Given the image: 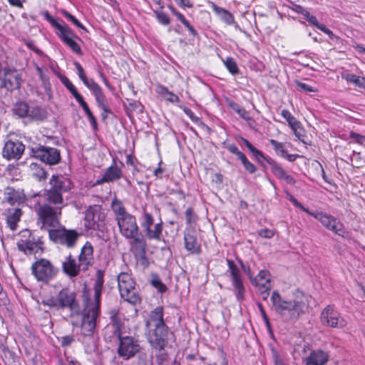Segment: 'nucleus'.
Returning a JSON list of instances; mask_svg holds the SVG:
<instances>
[{
    "mask_svg": "<svg viewBox=\"0 0 365 365\" xmlns=\"http://www.w3.org/2000/svg\"><path fill=\"white\" fill-rule=\"evenodd\" d=\"M103 276V272L101 270L97 271L93 285V299L90 298L86 291L83 294L84 309L81 325V334L85 338L84 343L87 340L92 344L91 346L86 348L88 352H91L95 347L93 334L96 327V319L100 314L101 297L104 283Z\"/></svg>",
    "mask_w": 365,
    "mask_h": 365,
    "instance_id": "f257e3e1",
    "label": "nucleus"
},
{
    "mask_svg": "<svg viewBox=\"0 0 365 365\" xmlns=\"http://www.w3.org/2000/svg\"><path fill=\"white\" fill-rule=\"evenodd\" d=\"M271 302L277 313L289 319H297L308 307L307 297L299 289L294 290L289 297H282L278 291H274Z\"/></svg>",
    "mask_w": 365,
    "mask_h": 365,
    "instance_id": "f03ea898",
    "label": "nucleus"
},
{
    "mask_svg": "<svg viewBox=\"0 0 365 365\" xmlns=\"http://www.w3.org/2000/svg\"><path fill=\"white\" fill-rule=\"evenodd\" d=\"M163 315V308L157 307L145 322V336L151 347H165L168 343L169 329Z\"/></svg>",
    "mask_w": 365,
    "mask_h": 365,
    "instance_id": "7ed1b4c3",
    "label": "nucleus"
},
{
    "mask_svg": "<svg viewBox=\"0 0 365 365\" xmlns=\"http://www.w3.org/2000/svg\"><path fill=\"white\" fill-rule=\"evenodd\" d=\"M42 303L56 310L68 309L71 317L78 314L80 312V306L76 299V295L68 288H63L56 296L47 298L43 300Z\"/></svg>",
    "mask_w": 365,
    "mask_h": 365,
    "instance_id": "20e7f679",
    "label": "nucleus"
},
{
    "mask_svg": "<svg viewBox=\"0 0 365 365\" xmlns=\"http://www.w3.org/2000/svg\"><path fill=\"white\" fill-rule=\"evenodd\" d=\"M62 206H54L47 202H37L34 205V210L38 216V222L41 228L49 230L55 229L60 224Z\"/></svg>",
    "mask_w": 365,
    "mask_h": 365,
    "instance_id": "39448f33",
    "label": "nucleus"
},
{
    "mask_svg": "<svg viewBox=\"0 0 365 365\" xmlns=\"http://www.w3.org/2000/svg\"><path fill=\"white\" fill-rule=\"evenodd\" d=\"M118 286L120 297L128 303L136 305L141 302L138 287L136 283L127 272H121L118 276Z\"/></svg>",
    "mask_w": 365,
    "mask_h": 365,
    "instance_id": "423d86ee",
    "label": "nucleus"
},
{
    "mask_svg": "<svg viewBox=\"0 0 365 365\" xmlns=\"http://www.w3.org/2000/svg\"><path fill=\"white\" fill-rule=\"evenodd\" d=\"M83 220L86 230H97L103 234L106 230V213L101 205L89 206L85 212Z\"/></svg>",
    "mask_w": 365,
    "mask_h": 365,
    "instance_id": "0eeeda50",
    "label": "nucleus"
},
{
    "mask_svg": "<svg viewBox=\"0 0 365 365\" xmlns=\"http://www.w3.org/2000/svg\"><path fill=\"white\" fill-rule=\"evenodd\" d=\"M48 236L53 242L71 249L76 246L81 234L75 230H67L63 227L49 230Z\"/></svg>",
    "mask_w": 365,
    "mask_h": 365,
    "instance_id": "6e6552de",
    "label": "nucleus"
},
{
    "mask_svg": "<svg viewBox=\"0 0 365 365\" xmlns=\"http://www.w3.org/2000/svg\"><path fill=\"white\" fill-rule=\"evenodd\" d=\"M142 346L138 339L124 336L118 340V355L124 360H129L140 352Z\"/></svg>",
    "mask_w": 365,
    "mask_h": 365,
    "instance_id": "1a4fd4ad",
    "label": "nucleus"
},
{
    "mask_svg": "<svg viewBox=\"0 0 365 365\" xmlns=\"http://www.w3.org/2000/svg\"><path fill=\"white\" fill-rule=\"evenodd\" d=\"M140 226L149 240H160L163 231V222L154 223L155 220L153 214L144 210L140 218Z\"/></svg>",
    "mask_w": 365,
    "mask_h": 365,
    "instance_id": "9d476101",
    "label": "nucleus"
},
{
    "mask_svg": "<svg viewBox=\"0 0 365 365\" xmlns=\"http://www.w3.org/2000/svg\"><path fill=\"white\" fill-rule=\"evenodd\" d=\"M31 271L35 278L43 282H48L57 274V269L46 259H41L33 263Z\"/></svg>",
    "mask_w": 365,
    "mask_h": 365,
    "instance_id": "9b49d317",
    "label": "nucleus"
},
{
    "mask_svg": "<svg viewBox=\"0 0 365 365\" xmlns=\"http://www.w3.org/2000/svg\"><path fill=\"white\" fill-rule=\"evenodd\" d=\"M130 251L134 255L135 259L143 267L149 265L148 259L146 257L147 242L144 236L140 232L134 237L129 238Z\"/></svg>",
    "mask_w": 365,
    "mask_h": 365,
    "instance_id": "f8f14e48",
    "label": "nucleus"
},
{
    "mask_svg": "<svg viewBox=\"0 0 365 365\" xmlns=\"http://www.w3.org/2000/svg\"><path fill=\"white\" fill-rule=\"evenodd\" d=\"M321 323L323 326L342 329L348 322L332 305H328L321 312Z\"/></svg>",
    "mask_w": 365,
    "mask_h": 365,
    "instance_id": "ddd939ff",
    "label": "nucleus"
},
{
    "mask_svg": "<svg viewBox=\"0 0 365 365\" xmlns=\"http://www.w3.org/2000/svg\"><path fill=\"white\" fill-rule=\"evenodd\" d=\"M32 155L48 165H56L61 160L60 151L55 148L37 145L31 148Z\"/></svg>",
    "mask_w": 365,
    "mask_h": 365,
    "instance_id": "4468645a",
    "label": "nucleus"
},
{
    "mask_svg": "<svg viewBox=\"0 0 365 365\" xmlns=\"http://www.w3.org/2000/svg\"><path fill=\"white\" fill-rule=\"evenodd\" d=\"M120 235L125 239L134 237L140 233L136 218L132 214L116 221Z\"/></svg>",
    "mask_w": 365,
    "mask_h": 365,
    "instance_id": "2eb2a0df",
    "label": "nucleus"
},
{
    "mask_svg": "<svg viewBox=\"0 0 365 365\" xmlns=\"http://www.w3.org/2000/svg\"><path fill=\"white\" fill-rule=\"evenodd\" d=\"M227 263L230 273L232 285L235 287L236 297L238 300H242L245 294V287L242 282L240 271L232 259H227Z\"/></svg>",
    "mask_w": 365,
    "mask_h": 365,
    "instance_id": "dca6fc26",
    "label": "nucleus"
},
{
    "mask_svg": "<svg viewBox=\"0 0 365 365\" xmlns=\"http://www.w3.org/2000/svg\"><path fill=\"white\" fill-rule=\"evenodd\" d=\"M25 149L24 145L18 140L6 141L3 148V157L7 159H19Z\"/></svg>",
    "mask_w": 365,
    "mask_h": 365,
    "instance_id": "f3484780",
    "label": "nucleus"
},
{
    "mask_svg": "<svg viewBox=\"0 0 365 365\" xmlns=\"http://www.w3.org/2000/svg\"><path fill=\"white\" fill-rule=\"evenodd\" d=\"M122 176V170L117 165L116 162L114 160L113 164L106 170L103 175L96 180L95 185H102L106 182H114L120 179Z\"/></svg>",
    "mask_w": 365,
    "mask_h": 365,
    "instance_id": "a211bd4d",
    "label": "nucleus"
},
{
    "mask_svg": "<svg viewBox=\"0 0 365 365\" xmlns=\"http://www.w3.org/2000/svg\"><path fill=\"white\" fill-rule=\"evenodd\" d=\"M313 217L320 221L323 226L336 234H339L342 230V224L330 215L320 212L314 213Z\"/></svg>",
    "mask_w": 365,
    "mask_h": 365,
    "instance_id": "6ab92c4d",
    "label": "nucleus"
},
{
    "mask_svg": "<svg viewBox=\"0 0 365 365\" xmlns=\"http://www.w3.org/2000/svg\"><path fill=\"white\" fill-rule=\"evenodd\" d=\"M78 262L82 266V270H87L93 262V247L91 242H86L81 250Z\"/></svg>",
    "mask_w": 365,
    "mask_h": 365,
    "instance_id": "aec40b11",
    "label": "nucleus"
},
{
    "mask_svg": "<svg viewBox=\"0 0 365 365\" xmlns=\"http://www.w3.org/2000/svg\"><path fill=\"white\" fill-rule=\"evenodd\" d=\"M50 188L63 195L71 188V182L69 179L63 176L53 175L49 180Z\"/></svg>",
    "mask_w": 365,
    "mask_h": 365,
    "instance_id": "412c9836",
    "label": "nucleus"
},
{
    "mask_svg": "<svg viewBox=\"0 0 365 365\" xmlns=\"http://www.w3.org/2000/svg\"><path fill=\"white\" fill-rule=\"evenodd\" d=\"M4 88L9 91L17 89L21 85V76L16 70L4 69Z\"/></svg>",
    "mask_w": 365,
    "mask_h": 365,
    "instance_id": "4be33fe9",
    "label": "nucleus"
},
{
    "mask_svg": "<svg viewBox=\"0 0 365 365\" xmlns=\"http://www.w3.org/2000/svg\"><path fill=\"white\" fill-rule=\"evenodd\" d=\"M328 353L319 349L312 351L310 354L304 359L306 365H325L329 361Z\"/></svg>",
    "mask_w": 365,
    "mask_h": 365,
    "instance_id": "5701e85b",
    "label": "nucleus"
},
{
    "mask_svg": "<svg viewBox=\"0 0 365 365\" xmlns=\"http://www.w3.org/2000/svg\"><path fill=\"white\" fill-rule=\"evenodd\" d=\"M267 163L271 165L272 173L279 179L284 180L287 184L294 185L296 183L295 179L288 174L281 165L277 163L272 159L267 160Z\"/></svg>",
    "mask_w": 365,
    "mask_h": 365,
    "instance_id": "b1692460",
    "label": "nucleus"
},
{
    "mask_svg": "<svg viewBox=\"0 0 365 365\" xmlns=\"http://www.w3.org/2000/svg\"><path fill=\"white\" fill-rule=\"evenodd\" d=\"M62 268L67 275L73 277L79 274L80 270L82 269V266L80 262L78 264L70 254L62 262Z\"/></svg>",
    "mask_w": 365,
    "mask_h": 365,
    "instance_id": "393cba45",
    "label": "nucleus"
},
{
    "mask_svg": "<svg viewBox=\"0 0 365 365\" xmlns=\"http://www.w3.org/2000/svg\"><path fill=\"white\" fill-rule=\"evenodd\" d=\"M4 200L11 205L24 201V194L20 190H15L11 187H7L4 192Z\"/></svg>",
    "mask_w": 365,
    "mask_h": 365,
    "instance_id": "a878e982",
    "label": "nucleus"
},
{
    "mask_svg": "<svg viewBox=\"0 0 365 365\" xmlns=\"http://www.w3.org/2000/svg\"><path fill=\"white\" fill-rule=\"evenodd\" d=\"M43 198L45 202L49 205H53L54 206H62L63 203V198L61 194L58 193V192L48 188L45 190L43 193Z\"/></svg>",
    "mask_w": 365,
    "mask_h": 365,
    "instance_id": "bb28decb",
    "label": "nucleus"
},
{
    "mask_svg": "<svg viewBox=\"0 0 365 365\" xmlns=\"http://www.w3.org/2000/svg\"><path fill=\"white\" fill-rule=\"evenodd\" d=\"M110 207L114 213L115 221L131 215L127 212L123 202L117 197H114L112 200Z\"/></svg>",
    "mask_w": 365,
    "mask_h": 365,
    "instance_id": "cd10ccee",
    "label": "nucleus"
},
{
    "mask_svg": "<svg viewBox=\"0 0 365 365\" xmlns=\"http://www.w3.org/2000/svg\"><path fill=\"white\" fill-rule=\"evenodd\" d=\"M110 207L114 213L115 221L131 215L127 212L123 202L117 197H114L112 200Z\"/></svg>",
    "mask_w": 365,
    "mask_h": 365,
    "instance_id": "c85d7f7f",
    "label": "nucleus"
},
{
    "mask_svg": "<svg viewBox=\"0 0 365 365\" xmlns=\"http://www.w3.org/2000/svg\"><path fill=\"white\" fill-rule=\"evenodd\" d=\"M6 223L10 230L14 231L17 228V223L20 221L22 211L20 208H11L7 210Z\"/></svg>",
    "mask_w": 365,
    "mask_h": 365,
    "instance_id": "c756f323",
    "label": "nucleus"
},
{
    "mask_svg": "<svg viewBox=\"0 0 365 365\" xmlns=\"http://www.w3.org/2000/svg\"><path fill=\"white\" fill-rule=\"evenodd\" d=\"M185 247L191 254L198 255L201 252L200 245L195 236L185 234L184 236Z\"/></svg>",
    "mask_w": 365,
    "mask_h": 365,
    "instance_id": "7c9ffc66",
    "label": "nucleus"
},
{
    "mask_svg": "<svg viewBox=\"0 0 365 365\" xmlns=\"http://www.w3.org/2000/svg\"><path fill=\"white\" fill-rule=\"evenodd\" d=\"M210 4L212 10L220 17L223 21L229 25H231L234 23V16L230 11L217 6L213 2H210Z\"/></svg>",
    "mask_w": 365,
    "mask_h": 365,
    "instance_id": "2f4dec72",
    "label": "nucleus"
},
{
    "mask_svg": "<svg viewBox=\"0 0 365 365\" xmlns=\"http://www.w3.org/2000/svg\"><path fill=\"white\" fill-rule=\"evenodd\" d=\"M56 29L58 31L57 35L62 41L69 38L80 40L78 36L76 35L72 29L66 24H59Z\"/></svg>",
    "mask_w": 365,
    "mask_h": 365,
    "instance_id": "473e14b6",
    "label": "nucleus"
},
{
    "mask_svg": "<svg viewBox=\"0 0 365 365\" xmlns=\"http://www.w3.org/2000/svg\"><path fill=\"white\" fill-rule=\"evenodd\" d=\"M255 286L268 289L270 282V274L267 270H261L252 282Z\"/></svg>",
    "mask_w": 365,
    "mask_h": 365,
    "instance_id": "72a5a7b5",
    "label": "nucleus"
},
{
    "mask_svg": "<svg viewBox=\"0 0 365 365\" xmlns=\"http://www.w3.org/2000/svg\"><path fill=\"white\" fill-rule=\"evenodd\" d=\"M38 245L36 242L30 240H21L17 242V247L26 255H31L36 250Z\"/></svg>",
    "mask_w": 365,
    "mask_h": 365,
    "instance_id": "f704fd0d",
    "label": "nucleus"
},
{
    "mask_svg": "<svg viewBox=\"0 0 365 365\" xmlns=\"http://www.w3.org/2000/svg\"><path fill=\"white\" fill-rule=\"evenodd\" d=\"M155 351V361L157 365H169V356L165 347H152Z\"/></svg>",
    "mask_w": 365,
    "mask_h": 365,
    "instance_id": "c9c22d12",
    "label": "nucleus"
},
{
    "mask_svg": "<svg viewBox=\"0 0 365 365\" xmlns=\"http://www.w3.org/2000/svg\"><path fill=\"white\" fill-rule=\"evenodd\" d=\"M109 314L110 321L108 324L115 327V329H118L122 331L124 327V323L120 316L119 309L116 308L112 309Z\"/></svg>",
    "mask_w": 365,
    "mask_h": 365,
    "instance_id": "e433bc0d",
    "label": "nucleus"
},
{
    "mask_svg": "<svg viewBox=\"0 0 365 365\" xmlns=\"http://www.w3.org/2000/svg\"><path fill=\"white\" fill-rule=\"evenodd\" d=\"M172 13L178 18V19L187 29L190 34L193 36H197L198 35L197 31L195 29V28L190 24V22L185 18V16L178 11L174 7L169 6Z\"/></svg>",
    "mask_w": 365,
    "mask_h": 365,
    "instance_id": "4c0bfd02",
    "label": "nucleus"
},
{
    "mask_svg": "<svg viewBox=\"0 0 365 365\" xmlns=\"http://www.w3.org/2000/svg\"><path fill=\"white\" fill-rule=\"evenodd\" d=\"M103 336L106 340L109 341H110L115 337H117L119 340L120 338L123 336L122 331L118 329H115V327L108 324L103 329Z\"/></svg>",
    "mask_w": 365,
    "mask_h": 365,
    "instance_id": "58836bf2",
    "label": "nucleus"
},
{
    "mask_svg": "<svg viewBox=\"0 0 365 365\" xmlns=\"http://www.w3.org/2000/svg\"><path fill=\"white\" fill-rule=\"evenodd\" d=\"M29 111V106L25 102L16 103L13 108L14 113L20 118L28 117Z\"/></svg>",
    "mask_w": 365,
    "mask_h": 365,
    "instance_id": "ea45409f",
    "label": "nucleus"
},
{
    "mask_svg": "<svg viewBox=\"0 0 365 365\" xmlns=\"http://www.w3.org/2000/svg\"><path fill=\"white\" fill-rule=\"evenodd\" d=\"M46 116L45 111L38 106L29 108L28 118L31 120H41Z\"/></svg>",
    "mask_w": 365,
    "mask_h": 365,
    "instance_id": "a19ab883",
    "label": "nucleus"
},
{
    "mask_svg": "<svg viewBox=\"0 0 365 365\" xmlns=\"http://www.w3.org/2000/svg\"><path fill=\"white\" fill-rule=\"evenodd\" d=\"M229 106L235 111L242 118L250 120L251 118L250 117L249 113L239 104L236 103L234 101H230L229 103Z\"/></svg>",
    "mask_w": 365,
    "mask_h": 365,
    "instance_id": "79ce46f5",
    "label": "nucleus"
},
{
    "mask_svg": "<svg viewBox=\"0 0 365 365\" xmlns=\"http://www.w3.org/2000/svg\"><path fill=\"white\" fill-rule=\"evenodd\" d=\"M30 168L32 171L33 176L35 177L37 180H41L46 178V172L37 163H31Z\"/></svg>",
    "mask_w": 365,
    "mask_h": 365,
    "instance_id": "37998d69",
    "label": "nucleus"
},
{
    "mask_svg": "<svg viewBox=\"0 0 365 365\" xmlns=\"http://www.w3.org/2000/svg\"><path fill=\"white\" fill-rule=\"evenodd\" d=\"M281 115L284 119H286L289 126L293 130H296L297 127L299 125V122L292 115V113L289 110L284 109L282 110Z\"/></svg>",
    "mask_w": 365,
    "mask_h": 365,
    "instance_id": "c03bdc74",
    "label": "nucleus"
},
{
    "mask_svg": "<svg viewBox=\"0 0 365 365\" xmlns=\"http://www.w3.org/2000/svg\"><path fill=\"white\" fill-rule=\"evenodd\" d=\"M343 78H344L346 81L352 83L359 87L364 86V82L365 81L364 78H361L359 76L355 74L348 73L345 76H343Z\"/></svg>",
    "mask_w": 365,
    "mask_h": 365,
    "instance_id": "a18cd8bd",
    "label": "nucleus"
},
{
    "mask_svg": "<svg viewBox=\"0 0 365 365\" xmlns=\"http://www.w3.org/2000/svg\"><path fill=\"white\" fill-rule=\"evenodd\" d=\"M224 63L229 72L232 75H235L239 73L238 67L234 58L227 57L224 61Z\"/></svg>",
    "mask_w": 365,
    "mask_h": 365,
    "instance_id": "49530a36",
    "label": "nucleus"
},
{
    "mask_svg": "<svg viewBox=\"0 0 365 365\" xmlns=\"http://www.w3.org/2000/svg\"><path fill=\"white\" fill-rule=\"evenodd\" d=\"M239 160H241L242 165H244L245 169L250 174L255 173L257 170L256 166L252 163L246 157L245 154H243Z\"/></svg>",
    "mask_w": 365,
    "mask_h": 365,
    "instance_id": "de8ad7c7",
    "label": "nucleus"
},
{
    "mask_svg": "<svg viewBox=\"0 0 365 365\" xmlns=\"http://www.w3.org/2000/svg\"><path fill=\"white\" fill-rule=\"evenodd\" d=\"M270 144L274 147L275 152L282 157H285L286 150L283 143H279L274 139L269 140Z\"/></svg>",
    "mask_w": 365,
    "mask_h": 365,
    "instance_id": "09e8293b",
    "label": "nucleus"
},
{
    "mask_svg": "<svg viewBox=\"0 0 365 365\" xmlns=\"http://www.w3.org/2000/svg\"><path fill=\"white\" fill-rule=\"evenodd\" d=\"M76 38H69L66 39L65 41H63V42L67 45L73 52H75L77 54L81 53V48L78 43L76 41Z\"/></svg>",
    "mask_w": 365,
    "mask_h": 365,
    "instance_id": "8fccbe9b",
    "label": "nucleus"
},
{
    "mask_svg": "<svg viewBox=\"0 0 365 365\" xmlns=\"http://www.w3.org/2000/svg\"><path fill=\"white\" fill-rule=\"evenodd\" d=\"M152 285L156 288L160 292L163 293L167 290L166 286L162 282L160 279L155 275L151 280Z\"/></svg>",
    "mask_w": 365,
    "mask_h": 365,
    "instance_id": "3c124183",
    "label": "nucleus"
},
{
    "mask_svg": "<svg viewBox=\"0 0 365 365\" xmlns=\"http://www.w3.org/2000/svg\"><path fill=\"white\" fill-rule=\"evenodd\" d=\"M148 354L145 352L138 354L137 359L132 363V365H148Z\"/></svg>",
    "mask_w": 365,
    "mask_h": 365,
    "instance_id": "603ef678",
    "label": "nucleus"
},
{
    "mask_svg": "<svg viewBox=\"0 0 365 365\" xmlns=\"http://www.w3.org/2000/svg\"><path fill=\"white\" fill-rule=\"evenodd\" d=\"M83 84L93 93H94L98 90L101 89V87L93 80L86 78L82 81Z\"/></svg>",
    "mask_w": 365,
    "mask_h": 365,
    "instance_id": "864d4df0",
    "label": "nucleus"
},
{
    "mask_svg": "<svg viewBox=\"0 0 365 365\" xmlns=\"http://www.w3.org/2000/svg\"><path fill=\"white\" fill-rule=\"evenodd\" d=\"M295 83L301 91H303L306 93H310V92L315 93L317 91V89L316 88L312 87V86H310L307 83H303V82H301L299 81H296Z\"/></svg>",
    "mask_w": 365,
    "mask_h": 365,
    "instance_id": "5fc2aeb1",
    "label": "nucleus"
},
{
    "mask_svg": "<svg viewBox=\"0 0 365 365\" xmlns=\"http://www.w3.org/2000/svg\"><path fill=\"white\" fill-rule=\"evenodd\" d=\"M63 16L69 21H71L73 24H75L77 27L81 28L82 29H85L83 25L72 14H71L68 11L63 12Z\"/></svg>",
    "mask_w": 365,
    "mask_h": 365,
    "instance_id": "6e6d98bb",
    "label": "nucleus"
},
{
    "mask_svg": "<svg viewBox=\"0 0 365 365\" xmlns=\"http://www.w3.org/2000/svg\"><path fill=\"white\" fill-rule=\"evenodd\" d=\"M156 17L158 21L163 25H168L170 24L169 16L164 12H155Z\"/></svg>",
    "mask_w": 365,
    "mask_h": 365,
    "instance_id": "4d7b16f0",
    "label": "nucleus"
},
{
    "mask_svg": "<svg viewBox=\"0 0 365 365\" xmlns=\"http://www.w3.org/2000/svg\"><path fill=\"white\" fill-rule=\"evenodd\" d=\"M185 215L186 221H187V225H191L193 222H195V215L193 213L192 208L188 207L186 210Z\"/></svg>",
    "mask_w": 365,
    "mask_h": 365,
    "instance_id": "13d9d810",
    "label": "nucleus"
},
{
    "mask_svg": "<svg viewBox=\"0 0 365 365\" xmlns=\"http://www.w3.org/2000/svg\"><path fill=\"white\" fill-rule=\"evenodd\" d=\"M226 149H227L231 153L237 155L239 159L244 153H242L237 148L236 145L234 143L229 144L225 146Z\"/></svg>",
    "mask_w": 365,
    "mask_h": 365,
    "instance_id": "bf43d9fd",
    "label": "nucleus"
},
{
    "mask_svg": "<svg viewBox=\"0 0 365 365\" xmlns=\"http://www.w3.org/2000/svg\"><path fill=\"white\" fill-rule=\"evenodd\" d=\"M185 113L190 118V120L195 123H201L200 119L196 116L194 113L188 108L183 109Z\"/></svg>",
    "mask_w": 365,
    "mask_h": 365,
    "instance_id": "052dcab7",
    "label": "nucleus"
},
{
    "mask_svg": "<svg viewBox=\"0 0 365 365\" xmlns=\"http://www.w3.org/2000/svg\"><path fill=\"white\" fill-rule=\"evenodd\" d=\"M74 66L78 71V75L79 78H81V81L85 80L87 77L85 74V72H84V70H83V68L82 67V66L78 61L74 62Z\"/></svg>",
    "mask_w": 365,
    "mask_h": 365,
    "instance_id": "680f3d73",
    "label": "nucleus"
},
{
    "mask_svg": "<svg viewBox=\"0 0 365 365\" xmlns=\"http://www.w3.org/2000/svg\"><path fill=\"white\" fill-rule=\"evenodd\" d=\"M258 307L259 309V311H260V313L262 314V317L263 318V320L267 327V329L269 330H271V325H270V323H269V319L266 314V312L262 307V305L261 304H258Z\"/></svg>",
    "mask_w": 365,
    "mask_h": 365,
    "instance_id": "e2e57ef3",
    "label": "nucleus"
},
{
    "mask_svg": "<svg viewBox=\"0 0 365 365\" xmlns=\"http://www.w3.org/2000/svg\"><path fill=\"white\" fill-rule=\"evenodd\" d=\"M274 231L269 229H262L259 231V235L263 238H272L274 236Z\"/></svg>",
    "mask_w": 365,
    "mask_h": 365,
    "instance_id": "0e129e2a",
    "label": "nucleus"
},
{
    "mask_svg": "<svg viewBox=\"0 0 365 365\" xmlns=\"http://www.w3.org/2000/svg\"><path fill=\"white\" fill-rule=\"evenodd\" d=\"M162 91H164L165 93H168L170 97L168 98V100L172 103H176L180 101V98L178 96L173 94V93L168 91L166 88L162 87L161 88Z\"/></svg>",
    "mask_w": 365,
    "mask_h": 365,
    "instance_id": "69168bd1",
    "label": "nucleus"
},
{
    "mask_svg": "<svg viewBox=\"0 0 365 365\" xmlns=\"http://www.w3.org/2000/svg\"><path fill=\"white\" fill-rule=\"evenodd\" d=\"M96 98L97 103H103L106 101L105 96L103 93L102 89L98 90L96 92L93 93Z\"/></svg>",
    "mask_w": 365,
    "mask_h": 365,
    "instance_id": "338daca9",
    "label": "nucleus"
},
{
    "mask_svg": "<svg viewBox=\"0 0 365 365\" xmlns=\"http://www.w3.org/2000/svg\"><path fill=\"white\" fill-rule=\"evenodd\" d=\"M43 16L53 27L56 28L57 25L59 24V23L50 15L48 11H45Z\"/></svg>",
    "mask_w": 365,
    "mask_h": 365,
    "instance_id": "774afa93",
    "label": "nucleus"
}]
</instances>
